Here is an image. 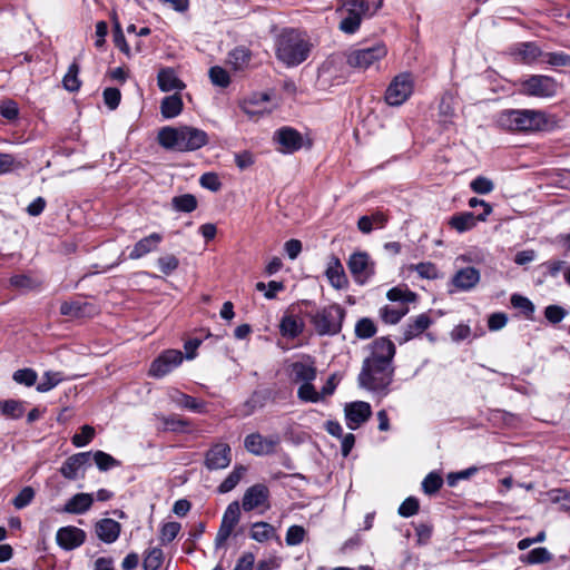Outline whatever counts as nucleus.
<instances>
[{
	"mask_svg": "<svg viewBox=\"0 0 570 570\" xmlns=\"http://www.w3.org/2000/svg\"><path fill=\"white\" fill-rule=\"evenodd\" d=\"M2 415L9 419H19L24 413L23 402L17 400L0 401Z\"/></svg>",
	"mask_w": 570,
	"mask_h": 570,
	"instance_id": "37",
	"label": "nucleus"
},
{
	"mask_svg": "<svg viewBox=\"0 0 570 570\" xmlns=\"http://www.w3.org/2000/svg\"><path fill=\"white\" fill-rule=\"evenodd\" d=\"M345 311L337 304L323 307L312 315V324L320 335H336L342 330Z\"/></svg>",
	"mask_w": 570,
	"mask_h": 570,
	"instance_id": "6",
	"label": "nucleus"
},
{
	"mask_svg": "<svg viewBox=\"0 0 570 570\" xmlns=\"http://www.w3.org/2000/svg\"><path fill=\"white\" fill-rule=\"evenodd\" d=\"M250 59L249 51L245 48H236L229 55V61L236 69L243 68Z\"/></svg>",
	"mask_w": 570,
	"mask_h": 570,
	"instance_id": "55",
	"label": "nucleus"
},
{
	"mask_svg": "<svg viewBox=\"0 0 570 570\" xmlns=\"http://www.w3.org/2000/svg\"><path fill=\"white\" fill-rule=\"evenodd\" d=\"M546 116L542 111L532 109H508L498 115V125L512 131L540 130L546 125Z\"/></svg>",
	"mask_w": 570,
	"mask_h": 570,
	"instance_id": "5",
	"label": "nucleus"
},
{
	"mask_svg": "<svg viewBox=\"0 0 570 570\" xmlns=\"http://www.w3.org/2000/svg\"><path fill=\"white\" fill-rule=\"evenodd\" d=\"M91 452H80L69 456L60 466V473L68 480L83 478L85 468L89 464Z\"/></svg>",
	"mask_w": 570,
	"mask_h": 570,
	"instance_id": "16",
	"label": "nucleus"
},
{
	"mask_svg": "<svg viewBox=\"0 0 570 570\" xmlns=\"http://www.w3.org/2000/svg\"><path fill=\"white\" fill-rule=\"evenodd\" d=\"M376 333V326L372 320L361 318L355 325V334L360 338H370Z\"/></svg>",
	"mask_w": 570,
	"mask_h": 570,
	"instance_id": "48",
	"label": "nucleus"
},
{
	"mask_svg": "<svg viewBox=\"0 0 570 570\" xmlns=\"http://www.w3.org/2000/svg\"><path fill=\"white\" fill-rule=\"evenodd\" d=\"M95 436V429L90 425H83L80 433L72 436V444L77 448L86 446Z\"/></svg>",
	"mask_w": 570,
	"mask_h": 570,
	"instance_id": "52",
	"label": "nucleus"
},
{
	"mask_svg": "<svg viewBox=\"0 0 570 570\" xmlns=\"http://www.w3.org/2000/svg\"><path fill=\"white\" fill-rule=\"evenodd\" d=\"M443 484V480L435 473H430L425 476L422 482V487L425 493H435Z\"/></svg>",
	"mask_w": 570,
	"mask_h": 570,
	"instance_id": "60",
	"label": "nucleus"
},
{
	"mask_svg": "<svg viewBox=\"0 0 570 570\" xmlns=\"http://www.w3.org/2000/svg\"><path fill=\"white\" fill-rule=\"evenodd\" d=\"M199 184L202 187L209 189L212 191L219 190L222 186L219 178L215 173L203 174L199 178Z\"/></svg>",
	"mask_w": 570,
	"mask_h": 570,
	"instance_id": "63",
	"label": "nucleus"
},
{
	"mask_svg": "<svg viewBox=\"0 0 570 570\" xmlns=\"http://www.w3.org/2000/svg\"><path fill=\"white\" fill-rule=\"evenodd\" d=\"M511 304L513 307L520 308L528 317H530L534 312V305L532 304V302L530 299H528L524 296L517 295V294L512 295Z\"/></svg>",
	"mask_w": 570,
	"mask_h": 570,
	"instance_id": "59",
	"label": "nucleus"
},
{
	"mask_svg": "<svg viewBox=\"0 0 570 570\" xmlns=\"http://www.w3.org/2000/svg\"><path fill=\"white\" fill-rule=\"evenodd\" d=\"M92 459L100 471H108L120 465L118 460L104 451L95 452Z\"/></svg>",
	"mask_w": 570,
	"mask_h": 570,
	"instance_id": "42",
	"label": "nucleus"
},
{
	"mask_svg": "<svg viewBox=\"0 0 570 570\" xmlns=\"http://www.w3.org/2000/svg\"><path fill=\"white\" fill-rule=\"evenodd\" d=\"M395 355V346L385 337L376 338L371 345V354L364 360L358 374L360 386L386 394L392 383V361Z\"/></svg>",
	"mask_w": 570,
	"mask_h": 570,
	"instance_id": "1",
	"label": "nucleus"
},
{
	"mask_svg": "<svg viewBox=\"0 0 570 570\" xmlns=\"http://www.w3.org/2000/svg\"><path fill=\"white\" fill-rule=\"evenodd\" d=\"M386 297L392 302L411 303L416 299V294L407 288L393 287L387 292Z\"/></svg>",
	"mask_w": 570,
	"mask_h": 570,
	"instance_id": "43",
	"label": "nucleus"
},
{
	"mask_svg": "<svg viewBox=\"0 0 570 570\" xmlns=\"http://www.w3.org/2000/svg\"><path fill=\"white\" fill-rule=\"evenodd\" d=\"M86 532L75 525H67L58 529L56 541L63 550H73L83 544L86 541Z\"/></svg>",
	"mask_w": 570,
	"mask_h": 570,
	"instance_id": "17",
	"label": "nucleus"
},
{
	"mask_svg": "<svg viewBox=\"0 0 570 570\" xmlns=\"http://www.w3.org/2000/svg\"><path fill=\"white\" fill-rule=\"evenodd\" d=\"M183 99L179 92L166 96L160 104V112L164 118L170 119L177 117L183 110Z\"/></svg>",
	"mask_w": 570,
	"mask_h": 570,
	"instance_id": "32",
	"label": "nucleus"
},
{
	"mask_svg": "<svg viewBox=\"0 0 570 570\" xmlns=\"http://www.w3.org/2000/svg\"><path fill=\"white\" fill-rule=\"evenodd\" d=\"M311 47L305 35L295 29L283 30L275 41L276 57L287 67H295L305 61Z\"/></svg>",
	"mask_w": 570,
	"mask_h": 570,
	"instance_id": "3",
	"label": "nucleus"
},
{
	"mask_svg": "<svg viewBox=\"0 0 570 570\" xmlns=\"http://www.w3.org/2000/svg\"><path fill=\"white\" fill-rule=\"evenodd\" d=\"M121 525L114 519L105 518L95 523V533L105 543H114L120 535Z\"/></svg>",
	"mask_w": 570,
	"mask_h": 570,
	"instance_id": "21",
	"label": "nucleus"
},
{
	"mask_svg": "<svg viewBox=\"0 0 570 570\" xmlns=\"http://www.w3.org/2000/svg\"><path fill=\"white\" fill-rule=\"evenodd\" d=\"M325 275L330 284L336 289L345 288L348 284L344 267L336 256L330 257Z\"/></svg>",
	"mask_w": 570,
	"mask_h": 570,
	"instance_id": "23",
	"label": "nucleus"
},
{
	"mask_svg": "<svg viewBox=\"0 0 570 570\" xmlns=\"http://www.w3.org/2000/svg\"><path fill=\"white\" fill-rule=\"evenodd\" d=\"M35 498V491L31 487L23 488L19 494L13 499V505L17 509H23L31 503Z\"/></svg>",
	"mask_w": 570,
	"mask_h": 570,
	"instance_id": "61",
	"label": "nucleus"
},
{
	"mask_svg": "<svg viewBox=\"0 0 570 570\" xmlns=\"http://www.w3.org/2000/svg\"><path fill=\"white\" fill-rule=\"evenodd\" d=\"M478 217L473 213L466 212L451 217L449 224L459 233H464L473 228L476 224Z\"/></svg>",
	"mask_w": 570,
	"mask_h": 570,
	"instance_id": "34",
	"label": "nucleus"
},
{
	"mask_svg": "<svg viewBox=\"0 0 570 570\" xmlns=\"http://www.w3.org/2000/svg\"><path fill=\"white\" fill-rule=\"evenodd\" d=\"M169 399L179 407L187 409L193 412L202 413L205 410V404L197 401L195 397L187 395L178 390L169 392Z\"/></svg>",
	"mask_w": 570,
	"mask_h": 570,
	"instance_id": "31",
	"label": "nucleus"
},
{
	"mask_svg": "<svg viewBox=\"0 0 570 570\" xmlns=\"http://www.w3.org/2000/svg\"><path fill=\"white\" fill-rule=\"evenodd\" d=\"M157 266L165 275H170L179 266L178 258L173 254H166L157 259Z\"/></svg>",
	"mask_w": 570,
	"mask_h": 570,
	"instance_id": "47",
	"label": "nucleus"
},
{
	"mask_svg": "<svg viewBox=\"0 0 570 570\" xmlns=\"http://www.w3.org/2000/svg\"><path fill=\"white\" fill-rule=\"evenodd\" d=\"M383 0H342L337 9L343 18L338 29L347 35L355 33L366 17H372L382 6Z\"/></svg>",
	"mask_w": 570,
	"mask_h": 570,
	"instance_id": "4",
	"label": "nucleus"
},
{
	"mask_svg": "<svg viewBox=\"0 0 570 570\" xmlns=\"http://www.w3.org/2000/svg\"><path fill=\"white\" fill-rule=\"evenodd\" d=\"M413 92V79L410 73L403 72L393 78L385 92V100L390 106H401Z\"/></svg>",
	"mask_w": 570,
	"mask_h": 570,
	"instance_id": "9",
	"label": "nucleus"
},
{
	"mask_svg": "<svg viewBox=\"0 0 570 570\" xmlns=\"http://www.w3.org/2000/svg\"><path fill=\"white\" fill-rule=\"evenodd\" d=\"M431 324L432 321L428 314H420L416 317L411 318L402 330L403 337L400 340V343H405L417 337L429 328Z\"/></svg>",
	"mask_w": 570,
	"mask_h": 570,
	"instance_id": "24",
	"label": "nucleus"
},
{
	"mask_svg": "<svg viewBox=\"0 0 570 570\" xmlns=\"http://www.w3.org/2000/svg\"><path fill=\"white\" fill-rule=\"evenodd\" d=\"M275 140L282 146L284 153H293L298 150L303 145L301 134L289 127L278 129L274 136Z\"/></svg>",
	"mask_w": 570,
	"mask_h": 570,
	"instance_id": "22",
	"label": "nucleus"
},
{
	"mask_svg": "<svg viewBox=\"0 0 570 570\" xmlns=\"http://www.w3.org/2000/svg\"><path fill=\"white\" fill-rule=\"evenodd\" d=\"M232 461V450L226 443L213 445L206 453L205 465L209 470L225 469Z\"/></svg>",
	"mask_w": 570,
	"mask_h": 570,
	"instance_id": "19",
	"label": "nucleus"
},
{
	"mask_svg": "<svg viewBox=\"0 0 570 570\" xmlns=\"http://www.w3.org/2000/svg\"><path fill=\"white\" fill-rule=\"evenodd\" d=\"M10 285L21 291H30L39 285V282L28 275H14L10 278Z\"/></svg>",
	"mask_w": 570,
	"mask_h": 570,
	"instance_id": "51",
	"label": "nucleus"
},
{
	"mask_svg": "<svg viewBox=\"0 0 570 570\" xmlns=\"http://www.w3.org/2000/svg\"><path fill=\"white\" fill-rule=\"evenodd\" d=\"M297 397L303 402L317 403L322 399L321 392H317L312 382L302 383L297 390Z\"/></svg>",
	"mask_w": 570,
	"mask_h": 570,
	"instance_id": "41",
	"label": "nucleus"
},
{
	"mask_svg": "<svg viewBox=\"0 0 570 570\" xmlns=\"http://www.w3.org/2000/svg\"><path fill=\"white\" fill-rule=\"evenodd\" d=\"M291 376L294 382H313L317 371L312 360L294 362L289 366Z\"/></svg>",
	"mask_w": 570,
	"mask_h": 570,
	"instance_id": "25",
	"label": "nucleus"
},
{
	"mask_svg": "<svg viewBox=\"0 0 570 570\" xmlns=\"http://www.w3.org/2000/svg\"><path fill=\"white\" fill-rule=\"evenodd\" d=\"M209 78L215 86L223 88L227 87L230 81L228 72L218 66L212 67L209 69Z\"/></svg>",
	"mask_w": 570,
	"mask_h": 570,
	"instance_id": "53",
	"label": "nucleus"
},
{
	"mask_svg": "<svg viewBox=\"0 0 570 570\" xmlns=\"http://www.w3.org/2000/svg\"><path fill=\"white\" fill-rule=\"evenodd\" d=\"M65 380L66 377L62 372L47 371L43 373L40 383L36 386V390L40 393L49 392Z\"/></svg>",
	"mask_w": 570,
	"mask_h": 570,
	"instance_id": "35",
	"label": "nucleus"
},
{
	"mask_svg": "<svg viewBox=\"0 0 570 570\" xmlns=\"http://www.w3.org/2000/svg\"><path fill=\"white\" fill-rule=\"evenodd\" d=\"M552 559V554L547 548L540 547L532 549L522 560L530 564H538L549 562Z\"/></svg>",
	"mask_w": 570,
	"mask_h": 570,
	"instance_id": "45",
	"label": "nucleus"
},
{
	"mask_svg": "<svg viewBox=\"0 0 570 570\" xmlns=\"http://www.w3.org/2000/svg\"><path fill=\"white\" fill-rule=\"evenodd\" d=\"M559 85L550 76L532 75L520 81V94L535 98H552L557 95Z\"/></svg>",
	"mask_w": 570,
	"mask_h": 570,
	"instance_id": "7",
	"label": "nucleus"
},
{
	"mask_svg": "<svg viewBox=\"0 0 570 570\" xmlns=\"http://www.w3.org/2000/svg\"><path fill=\"white\" fill-rule=\"evenodd\" d=\"M480 282V272L474 267L459 269L452 277V284L460 291H469Z\"/></svg>",
	"mask_w": 570,
	"mask_h": 570,
	"instance_id": "27",
	"label": "nucleus"
},
{
	"mask_svg": "<svg viewBox=\"0 0 570 570\" xmlns=\"http://www.w3.org/2000/svg\"><path fill=\"white\" fill-rule=\"evenodd\" d=\"M409 312L406 306H384L380 309V316L386 324H396Z\"/></svg>",
	"mask_w": 570,
	"mask_h": 570,
	"instance_id": "36",
	"label": "nucleus"
},
{
	"mask_svg": "<svg viewBox=\"0 0 570 570\" xmlns=\"http://www.w3.org/2000/svg\"><path fill=\"white\" fill-rule=\"evenodd\" d=\"M541 62L556 67L570 66V56L563 52H543Z\"/></svg>",
	"mask_w": 570,
	"mask_h": 570,
	"instance_id": "50",
	"label": "nucleus"
},
{
	"mask_svg": "<svg viewBox=\"0 0 570 570\" xmlns=\"http://www.w3.org/2000/svg\"><path fill=\"white\" fill-rule=\"evenodd\" d=\"M510 55L519 63L532 65L541 61L543 51L535 42H519L510 48Z\"/></svg>",
	"mask_w": 570,
	"mask_h": 570,
	"instance_id": "18",
	"label": "nucleus"
},
{
	"mask_svg": "<svg viewBox=\"0 0 570 570\" xmlns=\"http://www.w3.org/2000/svg\"><path fill=\"white\" fill-rule=\"evenodd\" d=\"M173 207L178 212L190 213L197 207V199L191 194L176 196L171 200Z\"/></svg>",
	"mask_w": 570,
	"mask_h": 570,
	"instance_id": "40",
	"label": "nucleus"
},
{
	"mask_svg": "<svg viewBox=\"0 0 570 570\" xmlns=\"http://www.w3.org/2000/svg\"><path fill=\"white\" fill-rule=\"evenodd\" d=\"M269 102V95L264 92L259 95H254L249 99H246L243 102V110L249 116L262 115L269 111V108L266 104Z\"/></svg>",
	"mask_w": 570,
	"mask_h": 570,
	"instance_id": "30",
	"label": "nucleus"
},
{
	"mask_svg": "<svg viewBox=\"0 0 570 570\" xmlns=\"http://www.w3.org/2000/svg\"><path fill=\"white\" fill-rule=\"evenodd\" d=\"M246 469L244 466H236L228 476L220 483L218 491L220 493H227L232 491L242 480Z\"/></svg>",
	"mask_w": 570,
	"mask_h": 570,
	"instance_id": "38",
	"label": "nucleus"
},
{
	"mask_svg": "<svg viewBox=\"0 0 570 570\" xmlns=\"http://www.w3.org/2000/svg\"><path fill=\"white\" fill-rule=\"evenodd\" d=\"M157 83L161 91L179 92L185 89V83L177 77L173 68H161L157 76Z\"/></svg>",
	"mask_w": 570,
	"mask_h": 570,
	"instance_id": "28",
	"label": "nucleus"
},
{
	"mask_svg": "<svg viewBox=\"0 0 570 570\" xmlns=\"http://www.w3.org/2000/svg\"><path fill=\"white\" fill-rule=\"evenodd\" d=\"M22 167V161L16 159L14 156L0 153V174H6Z\"/></svg>",
	"mask_w": 570,
	"mask_h": 570,
	"instance_id": "54",
	"label": "nucleus"
},
{
	"mask_svg": "<svg viewBox=\"0 0 570 570\" xmlns=\"http://www.w3.org/2000/svg\"><path fill=\"white\" fill-rule=\"evenodd\" d=\"M344 414L348 429L356 430L370 419L372 409L367 402L355 401L345 405Z\"/></svg>",
	"mask_w": 570,
	"mask_h": 570,
	"instance_id": "15",
	"label": "nucleus"
},
{
	"mask_svg": "<svg viewBox=\"0 0 570 570\" xmlns=\"http://www.w3.org/2000/svg\"><path fill=\"white\" fill-rule=\"evenodd\" d=\"M279 328L283 336L294 338L303 332V322L295 316L287 315L282 318Z\"/></svg>",
	"mask_w": 570,
	"mask_h": 570,
	"instance_id": "33",
	"label": "nucleus"
},
{
	"mask_svg": "<svg viewBox=\"0 0 570 570\" xmlns=\"http://www.w3.org/2000/svg\"><path fill=\"white\" fill-rule=\"evenodd\" d=\"M240 520V505L238 501L229 503L223 514L220 527L215 538V547L218 549L225 544L234 528Z\"/></svg>",
	"mask_w": 570,
	"mask_h": 570,
	"instance_id": "11",
	"label": "nucleus"
},
{
	"mask_svg": "<svg viewBox=\"0 0 570 570\" xmlns=\"http://www.w3.org/2000/svg\"><path fill=\"white\" fill-rule=\"evenodd\" d=\"M78 73H79V66L76 62L71 63L68 69V72L66 73V76L63 77V80H62L63 87L68 91H77L79 89L80 81L78 79Z\"/></svg>",
	"mask_w": 570,
	"mask_h": 570,
	"instance_id": "46",
	"label": "nucleus"
},
{
	"mask_svg": "<svg viewBox=\"0 0 570 570\" xmlns=\"http://www.w3.org/2000/svg\"><path fill=\"white\" fill-rule=\"evenodd\" d=\"M94 503V494L77 493L72 495L63 505L62 512L70 514H83L90 510Z\"/></svg>",
	"mask_w": 570,
	"mask_h": 570,
	"instance_id": "26",
	"label": "nucleus"
},
{
	"mask_svg": "<svg viewBox=\"0 0 570 570\" xmlns=\"http://www.w3.org/2000/svg\"><path fill=\"white\" fill-rule=\"evenodd\" d=\"M164 237L159 233H151L148 236L139 239L129 253V258L132 261L139 259L155 250L163 242Z\"/></svg>",
	"mask_w": 570,
	"mask_h": 570,
	"instance_id": "20",
	"label": "nucleus"
},
{
	"mask_svg": "<svg viewBox=\"0 0 570 570\" xmlns=\"http://www.w3.org/2000/svg\"><path fill=\"white\" fill-rule=\"evenodd\" d=\"M413 269L422 277L426 279H435L439 277L438 268L434 264L426 262V263H419L415 266H413Z\"/></svg>",
	"mask_w": 570,
	"mask_h": 570,
	"instance_id": "58",
	"label": "nucleus"
},
{
	"mask_svg": "<svg viewBox=\"0 0 570 570\" xmlns=\"http://www.w3.org/2000/svg\"><path fill=\"white\" fill-rule=\"evenodd\" d=\"M183 362V353L178 350L163 352L150 365L149 374L154 377H163L179 366Z\"/></svg>",
	"mask_w": 570,
	"mask_h": 570,
	"instance_id": "14",
	"label": "nucleus"
},
{
	"mask_svg": "<svg viewBox=\"0 0 570 570\" xmlns=\"http://www.w3.org/2000/svg\"><path fill=\"white\" fill-rule=\"evenodd\" d=\"M419 501L413 497L405 499L399 508V514L404 518L412 517L419 511Z\"/></svg>",
	"mask_w": 570,
	"mask_h": 570,
	"instance_id": "62",
	"label": "nucleus"
},
{
	"mask_svg": "<svg viewBox=\"0 0 570 570\" xmlns=\"http://www.w3.org/2000/svg\"><path fill=\"white\" fill-rule=\"evenodd\" d=\"M269 507V490L265 484L257 483L245 491L242 500L244 511L248 512L258 508L268 510Z\"/></svg>",
	"mask_w": 570,
	"mask_h": 570,
	"instance_id": "13",
	"label": "nucleus"
},
{
	"mask_svg": "<svg viewBox=\"0 0 570 570\" xmlns=\"http://www.w3.org/2000/svg\"><path fill=\"white\" fill-rule=\"evenodd\" d=\"M158 142L166 149L194 151L208 142V135L206 131L191 126H167L159 130Z\"/></svg>",
	"mask_w": 570,
	"mask_h": 570,
	"instance_id": "2",
	"label": "nucleus"
},
{
	"mask_svg": "<svg viewBox=\"0 0 570 570\" xmlns=\"http://www.w3.org/2000/svg\"><path fill=\"white\" fill-rule=\"evenodd\" d=\"M387 55L384 43L377 42L371 47L354 49L347 55V63L353 68L366 70Z\"/></svg>",
	"mask_w": 570,
	"mask_h": 570,
	"instance_id": "8",
	"label": "nucleus"
},
{
	"mask_svg": "<svg viewBox=\"0 0 570 570\" xmlns=\"http://www.w3.org/2000/svg\"><path fill=\"white\" fill-rule=\"evenodd\" d=\"M164 560V554L159 548H150L146 551L142 567L145 570H158Z\"/></svg>",
	"mask_w": 570,
	"mask_h": 570,
	"instance_id": "39",
	"label": "nucleus"
},
{
	"mask_svg": "<svg viewBox=\"0 0 570 570\" xmlns=\"http://www.w3.org/2000/svg\"><path fill=\"white\" fill-rule=\"evenodd\" d=\"M347 267L354 281L361 285L375 273V263L366 252L353 253L347 261Z\"/></svg>",
	"mask_w": 570,
	"mask_h": 570,
	"instance_id": "10",
	"label": "nucleus"
},
{
	"mask_svg": "<svg viewBox=\"0 0 570 570\" xmlns=\"http://www.w3.org/2000/svg\"><path fill=\"white\" fill-rule=\"evenodd\" d=\"M306 537V531L302 525H291L287 529L285 542L289 547L301 544Z\"/></svg>",
	"mask_w": 570,
	"mask_h": 570,
	"instance_id": "49",
	"label": "nucleus"
},
{
	"mask_svg": "<svg viewBox=\"0 0 570 570\" xmlns=\"http://www.w3.org/2000/svg\"><path fill=\"white\" fill-rule=\"evenodd\" d=\"M12 379L16 383L30 387L36 384L38 374L29 367L20 368L13 373Z\"/></svg>",
	"mask_w": 570,
	"mask_h": 570,
	"instance_id": "44",
	"label": "nucleus"
},
{
	"mask_svg": "<svg viewBox=\"0 0 570 570\" xmlns=\"http://www.w3.org/2000/svg\"><path fill=\"white\" fill-rule=\"evenodd\" d=\"M279 442L278 435L264 436L259 433H252L245 438L244 448L254 455L263 456L273 454Z\"/></svg>",
	"mask_w": 570,
	"mask_h": 570,
	"instance_id": "12",
	"label": "nucleus"
},
{
	"mask_svg": "<svg viewBox=\"0 0 570 570\" xmlns=\"http://www.w3.org/2000/svg\"><path fill=\"white\" fill-rule=\"evenodd\" d=\"M250 539L263 543L269 540H277L279 541V537L277 535L276 529L264 521H258L252 524L250 531H249Z\"/></svg>",
	"mask_w": 570,
	"mask_h": 570,
	"instance_id": "29",
	"label": "nucleus"
},
{
	"mask_svg": "<svg viewBox=\"0 0 570 570\" xmlns=\"http://www.w3.org/2000/svg\"><path fill=\"white\" fill-rule=\"evenodd\" d=\"M470 187L474 193L485 195L493 190L494 185L487 177L479 176L471 181Z\"/></svg>",
	"mask_w": 570,
	"mask_h": 570,
	"instance_id": "57",
	"label": "nucleus"
},
{
	"mask_svg": "<svg viewBox=\"0 0 570 570\" xmlns=\"http://www.w3.org/2000/svg\"><path fill=\"white\" fill-rule=\"evenodd\" d=\"M566 314L564 308L558 305H549L544 311L547 320L553 324L560 323L564 318Z\"/></svg>",
	"mask_w": 570,
	"mask_h": 570,
	"instance_id": "64",
	"label": "nucleus"
},
{
	"mask_svg": "<svg viewBox=\"0 0 570 570\" xmlns=\"http://www.w3.org/2000/svg\"><path fill=\"white\" fill-rule=\"evenodd\" d=\"M178 522H167L160 529V541L163 543L171 542L180 531Z\"/></svg>",
	"mask_w": 570,
	"mask_h": 570,
	"instance_id": "56",
	"label": "nucleus"
}]
</instances>
